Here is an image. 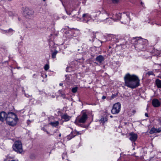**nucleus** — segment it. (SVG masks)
<instances>
[{"mask_svg": "<svg viewBox=\"0 0 161 161\" xmlns=\"http://www.w3.org/2000/svg\"><path fill=\"white\" fill-rule=\"evenodd\" d=\"M69 68V67H67L66 68V71L67 72L68 71V69Z\"/></svg>", "mask_w": 161, "mask_h": 161, "instance_id": "de8ad7c7", "label": "nucleus"}, {"mask_svg": "<svg viewBox=\"0 0 161 161\" xmlns=\"http://www.w3.org/2000/svg\"><path fill=\"white\" fill-rule=\"evenodd\" d=\"M31 122V121L30 120H28L27 121V124L28 125H29Z\"/></svg>", "mask_w": 161, "mask_h": 161, "instance_id": "4c0bfd02", "label": "nucleus"}, {"mask_svg": "<svg viewBox=\"0 0 161 161\" xmlns=\"http://www.w3.org/2000/svg\"><path fill=\"white\" fill-rule=\"evenodd\" d=\"M122 15L121 22L124 24H126L129 23L130 20L129 14L127 13L125 14V13H123Z\"/></svg>", "mask_w": 161, "mask_h": 161, "instance_id": "1a4fd4ad", "label": "nucleus"}, {"mask_svg": "<svg viewBox=\"0 0 161 161\" xmlns=\"http://www.w3.org/2000/svg\"><path fill=\"white\" fill-rule=\"evenodd\" d=\"M14 31V30H13L12 29L10 28L8 30V33H13V31Z\"/></svg>", "mask_w": 161, "mask_h": 161, "instance_id": "2f4dec72", "label": "nucleus"}, {"mask_svg": "<svg viewBox=\"0 0 161 161\" xmlns=\"http://www.w3.org/2000/svg\"><path fill=\"white\" fill-rule=\"evenodd\" d=\"M18 120L17 116L14 113L10 112L7 114L6 121L8 125L14 126L16 125Z\"/></svg>", "mask_w": 161, "mask_h": 161, "instance_id": "20e7f679", "label": "nucleus"}, {"mask_svg": "<svg viewBox=\"0 0 161 161\" xmlns=\"http://www.w3.org/2000/svg\"><path fill=\"white\" fill-rule=\"evenodd\" d=\"M16 68L17 69H20L21 68L20 67H17Z\"/></svg>", "mask_w": 161, "mask_h": 161, "instance_id": "a18cd8bd", "label": "nucleus"}, {"mask_svg": "<svg viewBox=\"0 0 161 161\" xmlns=\"http://www.w3.org/2000/svg\"><path fill=\"white\" fill-rule=\"evenodd\" d=\"M75 132H73L72 131L71 132V133L67 136V139L68 140H70L76 136Z\"/></svg>", "mask_w": 161, "mask_h": 161, "instance_id": "a211bd4d", "label": "nucleus"}, {"mask_svg": "<svg viewBox=\"0 0 161 161\" xmlns=\"http://www.w3.org/2000/svg\"><path fill=\"white\" fill-rule=\"evenodd\" d=\"M42 130H43L45 132H46L47 134H48V132L47 131V130L45 129L44 127H42L41 129Z\"/></svg>", "mask_w": 161, "mask_h": 161, "instance_id": "72a5a7b5", "label": "nucleus"}, {"mask_svg": "<svg viewBox=\"0 0 161 161\" xmlns=\"http://www.w3.org/2000/svg\"><path fill=\"white\" fill-rule=\"evenodd\" d=\"M49 65L48 64H46L44 66V69L45 70H47L49 69Z\"/></svg>", "mask_w": 161, "mask_h": 161, "instance_id": "cd10ccee", "label": "nucleus"}, {"mask_svg": "<svg viewBox=\"0 0 161 161\" xmlns=\"http://www.w3.org/2000/svg\"><path fill=\"white\" fill-rule=\"evenodd\" d=\"M74 10V9H70L69 10V11H66V13L67 14L70 15L71 14V12H72Z\"/></svg>", "mask_w": 161, "mask_h": 161, "instance_id": "a878e982", "label": "nucleus"}, {"mask_svg": "<svg viewBox=\"0 0 161 161\" xmlns=\"http://www.w3.org/2000/svg\"><path fill=\"white\" fill-rule=\"evenodd\" d=\"M2 33L4 34L8 33V30H2Z\"/></svg>", "mask_w": 161, "mask_h": 161, "instance_id": "7c9ffc66", "label": "nucleus"}, {"mask_svg": "<svg viewBox=\"0 0 161 161\" xmlns=\"http://www.w3.org/2000/svg\"><path fill=\"white\" fill-rule=\"evenodd\" d=\"M78 88L77 87H75L73 88H72V90H71L72 92H73V93H76L77 91Z\"/></svg>", "mask_w": 161, "mask_h": 161, "instance_id": "b1692460", "label": "nucleus"}, {"mask_svg": "<svg viewBox=\"0 0 161 161\" xmlns=\"http://www.w3.org/2000/svg\"><path fill=\"white\" fill-rule=\"evenodd\" d=\"M147 74L149 75H153V72L152 71H149L148 72Z\"/></svg>", "mask_w": 161, "mask_h": 161, "instance_id": "c9c22d12", "label": "nucleus"}, {"mask_svg": "<svg viewBox=\"0 0 161 161\" xmlns=\"http://www.w3.org/2000/svg\"><path fill=\"white\" fill-rule=\"evenodd\" d=\"M99 12V20L100 22L103 21L105 19H108V23L109 24H111L113 22L111 23L109 21H115L114 19H112V17H113V16L114 15L112 13L108 14L107 11L103 9H102L101 11H100Z\"/></svg>", "mask_w": 161, "mask_h": 161, "instance_id": "7ed1b4c3", "label": "nucleus"}, {"mask_svg": "<svg viewBox=\"0 0 161 161\" xmlns=\"http://www.w3.org/2000/svg\"><path fill=\"white\" fill-rule=\"evenodd\" d=\"M65 18V17L64 16L63 17V18L64 19Z\"/></svg>", "mask_w": 161, "mask_h": 161, "instance_id": "6e6d98bb", "label": "nucleus"}, {"mask_svg": "<svg viewBox=\"0 0 161 161\" xmlns=\"http://www.w3.org/2000/svg\"><path fill=\"white\" fill-rule=\"evenodd\" d=\"M13 150L17 153H21L23 151L22 144L20 141H15L13 146Z\"/></svg>", "mask_w": 161, "mask_h": 161, "instance_id": "39448f33", "label": "nucleus"}, {"mask_svg": "<svg viewBox=\"0 0 161 161\" xmlns=\"http://www.w3.org/2000/svg\"><path fill=\"white\" fill-rule=\"evenodd\" d=\"M63 85V84H62V83H60L59 84V86H62Z\"/></svg>", "mask_w": 161, "mask_h": 161, "instance_id": "49530a36", "label": "nucleus"}, {"mask_svg": "<svg viewBox=\"0 0 161 161\" xmlns=\"http://www.w3.org/2000/svg\"><path fill=\"white\" fill-rule=\"evenodd\" d=\"M88 118L87 114L85 112H82L80 116L78 118V121L80 123H84Z\"/></svg>", "mask_w": 161, "mask_h": 161, "instance_id": "9d476101", "label": "nucleus"}, {"mask_svg": "<svg viewBox=\"0 0 161 161\" xmlns=\"http://www.w3.org/2000/svg\"><path fill=\"white\" fill-rule=\"evenodd\" d=\"M43 1H45L46 0H43Z\"/></svg>", "mask_w": 161, "mask_h": 161, "instance_id": "5fc2aeb1", "label": "nucleus"}, {"mask_svg": "<svg viewBox=\"0 0 161 161\" xmlns=\"http://www.w3.org/2000/svg\"><path fill=\"white\" fill-rule=\"evenodd\" d=\"M129 136L130 140L132 142H135L137 138V134L133 132H131L130 133Z\"/></svg>", "mask_w": 161, "mask_h": 161, "instance_id": "f8f14e48", "label": "nucleus"}, {"mask_svg": "<svg viewBox=\"0 0 161 161\" xmlns=\"http://www.w3.org/2000/svg\"><path fill=\"white\" fill-rule=\"evenodd\" d=\"M59 136H61V134H59Z\"/></svg>", "mask_w": 161, "mask_h": 161, "instance_id": "3c124183", "label": "nucleus"}, {"mask_svg": "<svg viewBox=\"0 0 161 161\" xmlns=\"http://www.w3.org/2000/svg\"><path fill=\"white\" fill-rule=\"evenodd\" d=\"M34 11L29 9L27 7H25L24 10V14L25 17L28 19H31L33 17Z\"/></svg>", "mask_w": 161, "mask_h": 161, "instance_id": "423d86ee", "label": "nucleus"}, {"mask_svg": "<svg viewBox=\"0 0 161 161\" xmlns=\"http://www.w3.org/2000/svg\"><path fill=\"white\" fill-rule=\"evenodd\" d=\"M132 112L133 114H134L136 113V111H135V110H133L132 111Z\"/></svg>", "mask_w": 161, "mask_h": 161, "instance_id": "c03bdc74", "label": "nucleus"}, {"mask_svg": "<svg viewBox=\"0 0 161 161\" xmlns=\"http://www.w3.org/2000/svg\"><path fill=\"white\" fill-rule=\"evenodd\" d=\"M161 131V129L160 128L156 129L154 127L152 128L150 131L149 133L150 134H153L154 133H159Z\"/></svg>", "mask_w": 161, "mask_h": 161, "instance_id": "dca6fc26", "label": "nucleus"}, {"mask_svg": "<svg viewBox=\"0 0 161 161\" xmlns=\"http://www.w3.org/2000/svg\"><path fill=\"white\" fill-rule=\"evenodd\" d=\"M79 32V31H78V30H77V29H76V30L75 31V32H74V34H74V35H75V33H77V32Z\"/></svg>", "mask_w": 161, "mask_h": 161, "instance_id": "58836bf2", "label": "nucleus"}, {"mask_svg": "<svg viewBox=\"0 0 161 161\" xmlns=\"http://www.w3.org/2000/svg\"><path fill=\"white\" fill-rule=\"evenodd\" d=\"M104 57L101 55L97 56L95 59L96 61L100 64L104 61Z\"/></svg>", "mask_w": 161, "mask_h": 161, "instance_id": "4468645a", "label": "nucleus"}, {"mask_svg": "<svg viewBox=\"0 0 161 161\" xmlns=\"http://www.w3.org/2000/svg\"><path fill=\"white\" fill-rule=\"evenodd\" d=\"M7 114L3 111L2 112L0 113V120L3 122L4 120H6V118Z\"/></svg>", "mask_w": 161, "mask_h": 161, "instance_id": "2eb2a0df", "label": "nucleus"}, {"mask_svg": "<svg viewBox=\"0 0 161 161\" xmlns=\"http://www.w3.org/2000/svg\"><path fill=\"white\" fill-rule=\"evenodd\" d=\"M95 34L96 33L94 32H92L91 34V36H92L93 39L96 38Z\"/></svg>", "mask_w": 161, "mask_h": 161, "instance_id": "c85d7f7f", "label": "nucleus"}, {"mask_svg": "<svg viewBox=\"0 0 161 161\" xmlns=\"http://www.w3.org/2000/svg\"><path fill=\"white\" fill-rule=\"evenodd\" d=\"M113 39V41H115V42H118L119 41V39L118 38V37L114 35H113L112 36Z\"/></svg>", "mask_w": 161, "mask_h": 161, "instance_id": "5701e85b", "label": "nucleus"}, {"mask_svg": "<svg viewBox=\"0 0 161 161\" xmlns=\"http://www.w3.org/2000/svg\"><path fill=\"white\" fill-rule=\"evenodd\" d=\"M66 153H64L62 155V157L63 159H64L65 158V157L66 156Z\"/></svg>", "mask_w": 161, "mask_h": 161, "instance_id": "473e14b6", "label": "nucleus"}, {"mask_svg": "<svg viewBox=\"0 0 161 161\" xmlns=\"http://www.w3.org/2000/svg\"><path fill=\"white\" fill-rule=\"evenodd\" d=\"M112 1L114 3H117L119 1V0H112Z\"/></svg>", "mask_w": 161, "mask_h": 161, "instance_id": "f704fd0d", "label": "nucleus"}, {"mask_svg": "<svg viewBox=\"0 0 161 161\" xmlns=\"http://www.w3.org/2000/svg\"><path fill=\"white\" fill-rule=\"evenodd\" d=\"M132 40L134 42L135 48L139 51L145 49L148 44L147 40L142 39L141 37H134L133 38Z\"/></svg>", "mask_w": 161, "mask_h": 161, "instance_id": "f03ea898", "label": "nucleus"}, {"mask_svg": "<svg viewBox=\"0 0 161 161\" xmlns=\"http://www.w3.org/2000/svg\"><path fill=\"white\" fill-rule=\"evenodd\" d=\"M155 24L157 25H158L159 26H161V24H158L157 23H155Z\"/></svg>", "mask_w": 161, "mask_h": 161, "instance_id": "79ce46f5", "label": "nucleus"}, {"mask_svg": "<svg viewBox=\"0 0 161 161\" xmlns=\"http://www.w3.org/2000/svg\"><path fill=\"white\" fill-rule=\"evenodd\" d=\"M61 96L63 97L64 98L65 97V96L64 95V94H63L62 93H61Z\"/></svg>", "mask_w": 161, "mask_h": 161, "instance_id": "e433bc0d", "label": "nucleus"}, {"mask_svg": "<svg viewBox=\"0 0 161 161\" xmlns=\"http://www.w3.org/2000/svg\"><path fill=\"white\" fill-rule=\"evenodd\" d=\"M73 132H75L76 136L77 135L81 134L83 133V131H74Z\"/></svg>", "mask_w": 161, "mask_h": 161, "instance_id": "bb28decb", "label": "nucleus"}, {"mask_svg": "<svg viewBox=\"0 0 161 161\" xmlns=\"http://www.w3.org/2000/svg\"><path fill=\"white\" fill-rule=\"evenodd\" d=\"M106 98V97L104 96H103L102 97V99L103 100L105 99Z\"/></svg>", "mask_w": 161, "mask_h": 161, "instance_id": "ea45409f", "label": "nucleus"}, {"mask_svg": "<svg viewBox=\"0 0 161 161\" xmlns=\"http://www.w3.org/2000/svg\"><path fill=\"white\" fill-rule=\"evenodd\" d=\"M156 84L158 88H161V80L157 79L156 80Z\"/></svg>", "mask_w": 161, "mask_h": 161, "instance_id": "aec40b11", "label": "nucleus"}, {"mask_svg": "<svg viewBox=\"0 0 161 161\" xmlns=\"http://www.w3.org/2000/svg\"><path fill=\"white\" fill-rule=\"evenodd\" d=\"M52 58L54 59L56 58V54L58 53V51L57 50H55L54 51H51Z\"/></svg>", "mask_w": 161, "mask_h": 161, "instance_id": "6ab92c4d", "label": "nucleus"}, {"mask_svg": "<svg viewBox=\"0 0 161 161\" xmlns=\"http://www.w3.org/2000/svg\"><path fill=\"white\" fill-rule=\"evenodd\" d=\"M110 117H111V118H112V116L111 115V116H110Z\"/></svg>", "mask_w": 161, "mask_h": 161, "instance_id": "603ef678", "label": "nucleus"}, {"mask_svg": "<svg viewBox=\"0 0 161 161\" xmlns=\"http://www.w3.org/2000/svg\"><path fill=\"white\" fill-rule=\"evenodd\" d=\"M115 16L116 17V18H112L113 19H114L115 20V21H111V22H112V21H116V20L117 19H121V18H122V15H121L120 13H119L118 14H116L115 15Z\"/></svg>", "mask_w": 161, "mask_h": 161, "instance_id": "4be33fe9", "label": "nucleus"}, {"mask_svg": "<svg viewBox=\"0 0 161 161\" xmlns=\"http://www.w3.org/2000/svg\"><path fill=\"white\" fill-rule=\"evenodd\" d=\"M62 119H64L65 121H67L69 120L70 117L66 114H63L61 115Z\"/></svg>", "mask_w": 161, "mask_h": 161, "instance_id": "f3484780", "label": "nucleus"}, {"mask_svg": "<svg viewBox=\"0 0 161 161\" xmlns=\"http://www.w3.org/2000/svg\"><path fill=\"white\" fill-rule=\"evenodd\" d=\"M11 161H15V160H12Z\"/></svg>", "mask_w": 161, "mask_h": 161, "instance_id": "864d4df0", "label": "nucleus"}, {"mask_svg": "<svg viewBox=\"0 0 161 161\" xmlns=\"http://www.w3.org/2000/svg\"><path fill=\"white\" fill-rule=\"evenodd\" d=\"M121 104L117 103L114 104L111 110V112L113 114H117L119 112L120 110Z\"/></svg>", "mask_w": 161, "mask_h": 161, "instance_id": "6e6552de", "label": "nucleus"}, {"mask_svg": "<svg viewBox=\"0 0 161 161\" xmlns=\"http://www.w3.org/2000/svg\"><path fill=\"white\" fill-rule=\"evenodd\" d=\"M152 104L154 107H158L160 106L161 103L158 99L154 98L152 101Z\"/></svg>", "mask_w": 161, "mask_h": 161, "instance_id": "ddd939ff", "label": "nucleus"}, {"mask_svg": "<svg viewBox=\"0 0 161 161\" xmlns=\"http://www.w3.org/2000/svg\"><path fill=\"white\" fill-rule=\"evenodd\" d=\"M92 16L96 19L97 17V13H94L92 14Z\"/></svg>", "mask_w": 161, "mask_h": 161, "instance_id": "c756f323", "label": "nucleus"}, {"mask_svg": "<svg viewBox=\"0 0 161 161\" xmlns=\"http://www.w3.org/2000/svg\"><path fill=\"white\" fill-rule=\"evenodd\" d=\"M82 18L84 22L88 24L94 20L92 18V16L88 14H84L82 15Z\"/></svg>", "mask_w": 161, "mask_h": 161, "instance_id": "0eeeda50", "label": "nucleus"}, {"mask_svg": "<svg viewBox=\"0 0 161 161\" xmlns=\"http://www.w3.org/2000/svg\"><path fill=\"white\" fill-rule=\"evenodd\" d=\"M77 35H78V34H76L75 35L74 34H73V36L74 37H76L77 36Z\"/></svg>", "mask_w": 161, "mask_h": 161, "instance_id": "37998d69", "label": "nucleus"}, {"mask_svg": "<svg viewBox=\"0 0 161 161\" xmlns=\"http://www.w3.org/2000/svg\"><path fill=\"white\" fill-rule=\"evenodd\" d=\"M125 85L128 87L134 89L140 85V80L138 77L135 75L126 74L124 78Z\"/></svg>", "mask_w": 161, "mask_h": 161, "instance_id": "f257e3e1", "label": "nucleus"}, {"mask_svg": "<svg viewBox=\"0 0 161 161\" xmlns=\"http://www.w3.org/2000/svg\"><path fill=\"white\" fill-rule=\"evenodd\" d=\"M59 124L58 121L51 122L49 123V124L51 125L53 127H56L58 126Z\"/></svg>", "mask_w": 161, "mask_h": 161, "instance_id": "412c9836", "label": "nucleus"}, {"mask_svg": "<svg viewBox=\"0 0 161 161\" xmlns=\"http://www.w3.org/2000/svg\"><path fill=\"white\" fill-rule=\"evenodd\" d=\"M36 75V74H34V75H33V77L34 78L35 77V76Z\"/></svg>", "mask_w": 161, "mask_h": 161, "instance_id": "09e8293b", "label": "nucleus"}, {"mask_svg": "<svg viewBox=\"0 0 161 161\" xmlns=\"http://www.w3.org/2000/svg\"><path fill=\"white\" fill-rule=\"evenodd\" d=\"M145 115L147 117H148V114L147 113H146L145 114Z\"/></svg>", "mask_w": 161, "mask_h": 161, "instance_id": "a19ab883", "label": "nucleus"}, {"mask_svg": "<svg viewBox=\"0 0 161 161\" xmlns=\"http://www.w3.org/2000/svg\"><path fill=\"white\" fill-rule=\"evenodd\" d=\"M141 5H142L143 3H142V2H141Z\"/></svg>", "mask_w": 161, "mask_h": 161, "instance_id": "8fccbe9b", "label": "nucleus"}, {"mask_svg": "<svg viewBox=\"0 0 161 161\" xmlns=\"http://www.w3.org/2000/svg\"><path fill=\"white\" fill-rule=\"evenodd\" d=\"M49 44V48L50 51H53L55 50H56V48L57 45L55 44L53 41H50Z\"/></svg>", "mask_w": 161, "mask_h": 161, "instance_id": "9b49d317", "label": "nucleus"}, {"mask_svg": "<svg viewBox=\"0 0 161 161\" xmlns=\"http://www.w3.org/2000/svg\"><path fill=\"white\" fill-rule=\"evenodd\" d=\"M107 120V119L106 117L102 118H101V119H100V121L101 122H103V123L105 122V121H106Z\"/></svg>", "mask_w": 161, "mask_h": 161, "instance_id": "393cba45", "label": "nucleus"}]
</instances>
